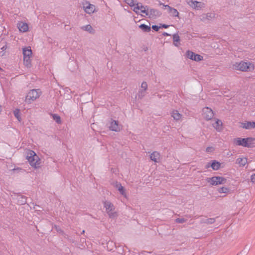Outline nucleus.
<instances>
[{"instance_id":"nucleus-9","label":"nucleus","mask_w":255,"mask_h":255,"mask_svg":"<svg viewBox=\"0 0 255 255\" xmlns=\"http://www.w3.org/2000/svg\"><path fill=\"white\" fill-rule=\"evenodd\" d=\"M162 4L165 8H167L168 12L170 14V16L173 17H179V12L176 9L173 8L168 5Z\"/></svg>"},{"instance_id":"nucleus-23","label":"nucleus","mask_w":255,"mask_h":255,"mask_svg":"<svg viewBox=\"0 0 255 255\" xmlns=\"http://www.w3.org/2000/svg\"><path fill=\"white\" fill-rule=\"evenodd\" d=\"M213 126L217 130L220 131L222 129V122L221 120H217Z\"/></svg>"},{"instance_id":"nucleus-48","label":"nucleus","mask_w":255,"mask_h":255,"mask_svg":"<svg viewBox=\"0 0 255 255\" xmlns=\"http://www.w3.org/2000/svg\"><path fill=\"white\" fill-rule=\"evenodd\" d=\"M2 70V68L0 67V71Z\"/></svg>"},{"instance_id":"nucleus-34","label":"nucleus","mask_w":255,"mask_h":255,"mask_svg":"<svg viewBox=\"0 0 255 255\" xmlns=\"http://www.w3.org/2000/svg\"><path fill=\"white\" fill-rule=\"evenodd\" d=\"M125 1L130 6H133L135 5L133 0H125Z\"/></svg>"},{"instance_id":"nucleus-32","label":"nucleus","mask_w":255,"mask_h":255,"mask_svg":"<svg viewBox=\"0 0 255 255\" xmlns=\"http://www.w3.org/2000/svg\"><path fill=\"white\" fill-rule=\"evenodd\" d=\"M229 190V189L227 187H221L218 189V192L220 193H227Z\"/></svg>"},{"instance_id":"nucleus-39","label":"nucleus","mask_w":255,"mask_h":255,"mask_svg":"<svg viewBox=\"0 0 255 255\" xmlns=\"http://www.w3.org/2000/svg\"><path fill=\"white\" fill-rule=\"evenodd\" d=\"M214 150V148L213 147H208L206 149V151L207 152H212V151H213Z\"/></svg>"},{"instance_id":"nucleus-10","label":"nucleus","mask_w":255,"mask_h":255,"mask_svg":"<svg viewBox=\"0 0 255 255\" xmlns=\"http://www.w3.org/2000/svg\"><path fill=\"white\" fill-rule=\"evenodd\" d=\"M110 130L115 131H119L121 130V126L119 125L117 121L113 120L109 127Z\"/></svg>"},{"instance_id":"nucleus-12","label":"nucleus","mask_w":255,"mask_h":255,"mask_svg":"<svg viewBox=\"0 0 255 255\" xmlns=\"http://www.w3.org/2000/svg\"><path fill=\"white\" fill-rule=\"evenodd\" d=\"M113 185L115 188H116L118 190V191L122 195L126 196V194L125 192V190L124 187L120 182L116 181L113 183Z\"/></svg>"},{"instance_id":"nucleus-31","label":"nucleus","mask_w":255,"mask_h":255,"mask_svg":"<svg viewBox=\"0 0 255 255\" xmlns=\"http://www.w3.org/2000/svg\"><path fill=\"white\" fill-rule=\"evenodd\" d=\"M13 114L15 118L18 120V121L20 122L21 118L20 116V112L18 109H16L14 111Z\"/></svg>"},{"instance_id":"nucleus-20","label":"nucleus","mask_w":255,"mask_h":255,"mask_svg":"<svg viewBox=\"0 0 255 255\" xmlns=\"http://www.w3.org/2000/svg\"><path fill=\"white\" fill-rule=\"evenodd\" d=\"M23 57H30L32 55V51L30 47H25L23 48Z\"/></svg>"},{"instance_id":"nucleus-1","label":"nucleus","mask_w":255,"mask_h":255,"mask_svg":"<svg viewBox=\"0 0 255 255\" xmlns=\"http://www.w3.org/2000/svg\"><path fill=\"white\" fill-rule=\"evenodd\" d=\"M27 159L30 165L35 168H37L40 166V160L39 157L32 150H29L27 153Z\"/></svg>"},{"instance_id":"nucleus-35","label":"nucleus","mask_w":255,"mask_h":255,"mask_svg":"<svg viewBox=\"0 0 255 255\" xmlns=\"http://www.w3.org/2000/svg\"><path fill=\"white\" fill-rule=\"evenodd\" d=\"M145 91L143 90H141L139 91V93L138 95V98L140 99H142L145 96Z\"/></svg>"},{"instance_id":"nucleus-7","label":"nucleus","mask_w":255,"mask_h":255,"mask_svg":"<svg viewBox=\"0 0 255 255\" xmlns=\"http://www.w3.org/2000/svg\"><path fill=\"white\" fill-rule=\"evenodd\" d=\"M186 56L189 59L197 62L201 61L203 59V57L202 56L198 54H196L194 52L191 51L190 50H188L186 52Z\"/></svg>"},{"instance_id":"nucleus-28","label":"nucleus","mask_w":255,"mask_h":255,"mask_svg":"<svg viewBox=\"0 0 255 255\" xmlns=\"http://www.w3.org/2000/svg\"><path fill=\"white\" fill-rule=\"evenodd\" d=\"M23 63L27 67H30L31 66V59L30 57H23Z\"/></svg>"},{"instance_id":"nucleus-22","label":"nucleus","mask_w":255,"mask_h":255,"mask_svg":"<svg viewBox=\"0 0 255 255\" xmlns=\"http://www.w3.org/2000/svg\"><path fill=\"white\" fill-rule=\"evenodd\" d=\"M212 168L214 170H218L220 167V163L214 160L212 161L211 164L210 165Z\"/></svg>"},{"instance_id":"nucleus-8","label":"nucleus","mask_w":255,"mask_h":255,"mask_svg":"<svg viewBox=\"0 0 255 255\" xmlns=\"http://www.w3.org/2000/svg\"><path fill=\"white\" fill-rule=\"evenodd\" d=\"M161 13L158 10L153 8H149L148 15L150 18L155 19L159 17Z\"/></svg>"},{"instance_id":"nucleus-46","label":"nucleus","mask_w":255,"mask_h":255,"mask_svg":"<svg viewBox=\"0 0 255 255\" xmlns=\"http://www.w3.org/2000/svg\"><path fill=\"white\" fill-rule=\"evenodd\" d=\"M55 228L58 232H62L59 228H58L56 226H55Z\"/></svg>"},{"instance_id":"nucleus-6","label":"nucleus","mask_w":255,"mask_h":255,"mask_svg":"<svg viewBox=\"0 0 255 255\" xmlns=\"http://www.w3.org/2000/svg\"><path fill=\"white\" fill-rule=\"evenodd\" d=\"M214 113L212 110L208 107H205L203 109V116L207 121L211 120L214 117Z\"/></svg>"},{"instance_id":"nucleus-24","label":"nucleus","mask_w":255,"mask_h":255,"mask_svg":"<svg viewBox=\"0 0 255 255\" xmlns=\"http://www.w3.org/2000/svg\"><path fill=\"white\" fill-rule=\"evenodd\" d=\"M171 116L174 120L177 121L180 119L182 115L177 110H174L171 113Z\"/></svg>"},{"instance_id":"nucleus-38","label":"nucleus","mask_w":255,"mask_h":255,"mask_svg":"<svg viewBox=\"0 0 255 255\" xmlns=\"http://www.w3.org/2000/svg\"><path fill=\"white\" fill-rule=\"evenodd\" d=\"M148 11H149V8H147L146 9L144 8V9L140 10V12L145 14V15H148Z\"/></svg>"},{"instance_id":"nucleus-40","label":"nucleus","mask_w":255,"mask_h":255,"mask_svg":"<svg viewBox=\"0 0 255 255\" xmlns=\"http://www.w3.org/2000/svg\"><path fill=\"white\" fill-rule=\"evenodd\" d=\"M160 26H158L156 25H152V28L154 30H155V31H157L159 30V28H160Z\"/></svg>"},{"instance_id":"nucleus-18","label":"nucleus","mask_w":255,"mask_h":255,"mask_svg":"<svg viewBox=\"0 0 255 255\" xmlns=\"http://www.w3.org/2000/svg\"><path fill=\"white\" fill-rule=\"evenodd\" d=\"M160 156V155L159 152L154 151L150 154V158L151 160L157 162L159 160Z\"/></svg>"},{"instance_id":"nucleus-29","label":"nucleus","mask_w":255,"mask_h":255,"mask_svg":"<svg viewBox=\"0 0 255 255\" xmlns=\"http://www.w3.org/2000/svg\"><path fill=\"white\" fill-rule=\"evenodd\" d=\"M173 40L174 44L176 46H178L177 43L179 42V40H180V37L178 34H174L173 35Z\"/></svg>"},{"instance_id":"nucleus-26","label":"nucleus","mask_w":255,"mask_h":255,"mask_svg":"<svg viewBox=\"0 0 255 255\" xmlns=\"http://www.w3.org/2000/svg\"><path fill=\"white\" fill-rule=\"evenodd\" d=\"M139 27L143 31L148 32L151 30V28L149 26L144 24H141L139 26Z\"/></svg>"},{"instance_id":"nucleus-47","label":"nucleus","mask_w":255,"mask_h":255,"mask_svg":"<svg viewBox=\"0 0 255 255\" xmlns=\"http://www.w3.org/2000/svg\"><path fill=\"white\" fill-rule=\"evenodd\" d=\"M6 49V47L5 46H3L2 48H1V49L4 50Z\"/></svg>"},{"instance_id":"nucleus-3","label":"nucleus","mask_w":255,"mask_h":255,"mask_svg":"<svg viewBox=\"0 0 255 255\" xmlns=\"http://www.w3.org/2000/svg\"><path fill=\"white\" fill-rule=\"evenodd\" d=\"M254 139H255L252 137H248L245 138L238 137L234 139V143L237 145H241L244 147H249L253 143Z\"/></svg>"},{"instance_id":"nucleus-30","label":"nucleus","mask_w":255,"mask_h":255,"mask_svg":"<svg viewBox=\"0 0 255 255\" xmlns=\"http://www.w3.org/2000/svg\"><path fill=\"white\" fill-rule=\"evenodd\" d=\"M53 118V119L57 123V124H61V120L60 117L57 115V114H52L51 115Z\"/></svg>"},{"instance_id":"nucleus-43","label":"nucleus","mask_w":255,"mask_h":255,"mask_svg":"<svg viewBox=\"0 0 255 255\" xmlns=\"http://www.w3.org/2000/svg\"><path fill=\"white\" fill-rule=\"evenodd\" d=\"M162 27H163V28H168L169 27V25L165 24H163L162 25Z\"/></svg>"},{"instance_id":"nucleus-11","label":"nucleus","mask_w":255,"mask_h":255,"mask_svg":"<svg viewBox=\"0 0 255 255\" xmlns=\"http://www.w3.org/2000/svg\"><path fill=\"white\" fill-rule=\"evenodd\" d=\"M241 127L246 129L255 128V122H246L245 123H241Z\"/></svg>"},{"instance_id":"nucleus-27","label":"nucleus","mask_w":255,"mask_h":255,"mask_svg":"<svg viewBox=\"0 0 255 255\" xmlns=\"http://www.w3.org/2000/svg\"><path fill=\"white\" fill-rule=\"evenodd\" d=\"M215 221V219L214 218H208V219H203L201 220V223H205L207 224H212L214 223Z\"/></svg>"},{"instance_id":"nucleus-13","label":"nucleus","mask_w":255,"mask_h":255,"mask_svg":"<svg viewBox=\"0 0 255 255\" xmlns=\"http://www.w3.org/2000/svg\"><path fill=\"white\" fill-rule=\"evenodd\" d=\"M87 5H84V8L86 13L91 14L94 12L95 10V6L94 5L87 2Z\"/></svg>"},{"instance_id":"nucleus-44","label":"nucleus","mask_w":255,"mask_h":255,"mask_svg":"<svg viewBox=\"0 0 255 255\" xmlns=\"http://www.w3.org/2000/svg\"><path fill=\"white\" fill-rule=\"evenodd\" d=\"M211 164V163H210V162L208 163V164L206 165V168H208L210 167H211V165H210Z\"/></svg>"},{"instance_id":"nucleus-17","label":"nucleus","mask_w":255,"mask_h":255,"mask_svg":"<svg viewBox=\"0 0 255 255\" xmlns=\"http://www.w3.org/2000/svg\"><path fill=\"white\" fill-rule=\"evenodd\" d=\"M188 3L192 7L194 8L201 7L202 5L203 4V3H202L201 2L194 0H190Z\"/></svg>"},{"instance_id":"nucleus-2","label":"nucleus","mask_w":255,"mask_h":255,"mask_svg":"<svg viewBox=\"0 0 255 255\" xmlns=\"http://www.w3.org/2000/svg\"><path fill=\"white\" fill-rule=\"evenodd\" d=\"M233 68L237 70L242 71H251L254 68V65L250 63L242 61L236 63L233 65Z\"/></svg>"},{"instance_id":"nucleus-19","label":"nucleus","mask_w":255,"mask_h":255,"mask_svg":"<svg viewBox=\"0 0 255 255\" xmlns=\"http://www.w3.org/2000/svg\"><path fill=\"white\" fill-rule=\"evenodd\" d=\"M81 28L83 30L88 31L91 34H94L95 32V30L90 24L83 26L81 27Z\"/></svg>"},{"instance_id":"nucleus-5","label":"nucleus","mask_w":255,"mask_h":255,"mask_svg":"<svg viewBox=\"0 0 255 255\" xmlns=\"http://www.w3.org/2000/svg\"><path fill=\"white\" fill-rule=\"evenodd\" d=\"M206 181L212 185L224 184L226 182V179L220 176H214L212 178H207Z\"/></svg>"},{"instance_id":"nucleus-16","label":"nucleus","mask_w":255,"mask_h":255,"mask_svg":"<svg viewBox=\"0 0 255 255\" xmlns=\"http://www.w3.org/2000/svg\"><path fill=\"white\" fill-rule=\"evenodd\" d=\"M216 14L214 13H208L202 15L201 20L205 21L206 20H211L215 18Z\"/></svg>"},{"instance_id":"nucleus-15","label":"nucleus","mask_w":255,"mask_h":255,"mask_svg":"<svg viewBox=\"0 0 255 255\" xmlns=\"http://www.w3.org/2000/svg\"><path fill=\"white\" fill-rule=\"evenodd\" d=\"M104 207L106 208L107 213L113 211L115 210L114 205L109 201H105L104 203Z\"/></svg>"},{"instance_id":"nucleus-21","label":"nucleus","mask_w":255,"mask_h":255,"mask_svg":"<svg viewBox=\"0 0 255 255\" xmlns=\"http://www.w3.org/2000/svg\"><path fill=\"white\" fill-rule=\"evenodd\" d=\"M148 8L147 6H143L141 3H137L136 6L133 8V10L136 13H138V10Z\"/></svg>"},{"instance_id":"nucleus-42","label":"nucleus","mask_w":255,"mask_h":255,"mask_svg":"<svg viewBox=\"0 0 255 255\" xmlns=\"http://www.w3.org/2000/svg\"><path fill=\"white\" fill-rule=\"evenodd\" d=\"M21 198L22 200H21L20 203L21 204H23L25 203L26 202V198L23 197H21Z\"/></svg>"},{"instance_id":"nucleus-4","label":"nucleus","mask_w":255,"mask_h":255,"mask_svg":"<svg viewBox=\"0 0 255 255\" xmlns=\"http://www.w3.org/2000/svg\"><path fill=\"white\" fill-rule=\"evenodd\" d=\"M40 95V92L38 89H33L30 90L27 94L25 98V102L28 104L31 103L32 102L39 98Z\"/></svg>"},{"instance_id":"nucleus-41","label":"nucleus","mask_w":255,"mask_h":255,"mask_svg":"<svg viewBox=\"0 0 255 255\" xmlns=\"http://www.w3.org/2000/svg\"><path fill=\"white\" fill-rule=\"evenodd\" d=\"M251 181L253 183H255V173L252 175L251 177Z\"/></svg>"},{"instance_id":"nucleus-33","label":"nucleus","mask_w":255,"mask_h":255,"mask_svg":"<svg viewBox=\"0 0 255 255\" xmlns=\"http://www.w3.org/2000/svg\"><path fill=\"white\" fill-rule=\"evenodd\" d=\"M107 213H108L109 216L112 218H114L116 217H117V216L116 212H114V211H111L109 212H107Z\"/></svg>"},{"instance_id":"nucleus-49","label":"nucleus","mask_w":255,"mask_h":255,"mask_svg":"<svg viewBox=\"0 0 255 255\" xmlns=\"http://www.w3.org/2000/svg\"><path fill=\"white\" fill-rule=\"evenodd\" d=\"M84 232H85V231H84V230H83V231H82V234H83Z\"/></svg>"},{"instance_id":"nucleus-14","label":"nucleus","mask_w":255,"mask_h":255,"mask_svg":"<svg viewBox=\"0 0 255 255\" xmlns=\"http://www.w3.org/2000/svg\"><path fill=\"white\" fill-rule=\"evenodd\" d=\"M17 27L21 32H25L28 30L27 24L23 22H19L17 23Z\"/></svg>"},{"instance_id":"nucleus-37","label":"nucleus","mask_w":255,"mask_h":255,"mask_svg":"<svg viewBox=\"0 0 255 255\" xmlns=\"http://www.w3.org/2000/svg\"><path fill=\"white\" fill-rule=\"evenodd\" d=\"M141 88H142L143 90L144 91H146L147 89V84L146 82H143L142 83H141Z\"/></svg>"},{"instance_id":"nucleus-25","label":"nucleus","mask_w":255,"mask_h":255,"mask_svg":"<svg viewBox=\"0 0 255 255\" xmlns=\"http://www.w3.org/2000/svg\"><path fill=\"white\" fill-rule=\"evenodd\" d=\"M247 163V158H239L237 159V163L239 164L240 166H244Z\"/></svg>"},{"instance_id":"nucleus-36","label":"nucleus","mask_w":255,"mask_h":255,"mask_svg":"<svg viewBox=\"0 0 255 255\" xmlns=\"http://www.w3.org/2000/svg\"><path fill=\"white\" fill-rule=\"evenodd\" d=\"M175 221L178 223H184L187 221V219L184 218H177Z\"/></svg>"},{"instance_id":"nucleus-45","label":"nucleus","mask_w":255,"mask_h":255,"mask_svg":"<svg viewBox=\"0 0 255 255\" xmlns=\"http://www.w3.org/2000/svg\"><path fill=\"white\" fill-rule=\"evenodd\" d=\"M162 34H163V35H164V36H169V35H170V34H169L167 33V32H163Z\"/></svg>"}]
</instances>
